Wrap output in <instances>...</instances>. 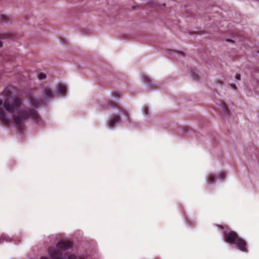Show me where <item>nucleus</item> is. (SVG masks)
<instances>
[{
  "label": "nucleus",
  "mask_w": 259,
  "mask_h": 259,
  "mask_svg": "<svg viewBox=\"0 0 259 259\" xmlns=\"http://www.w3.org/2000/svg\"><path fill=\"white\" fill-rule=\"evenodd\" d=\"M214 179V177L213 175L210 174L207 176V181L209 184H211Z\"/></svg>",
  "instance_id": "obj_9"
},
{
  "label": "nucleus",
  "mask_w": 259,
  "mask_h": 259,
  "mask_svg": "<svg viewBox=\"0 0 259 259\" xmlns=\"http://www.w3.org/2000/svg\"><path fill=\"white\" fill-rule=\"evenodd\" d=\"M234 246V247L239 250H240L242 251H246L247 247L246 244H231Z\"/></svg>",
  "instance_id": "obj_7"
},
{
  "label": "nucleus",
  "mask_w": 259,
  "mask_h": 259,
  "mask_svg": "<svg viewBox=\"0 0 259 259\" xmlns=\"http://www.w3.org/2000/svg\"><path fill=\"white\" fill-rule=\"evenodd\" d=\"M120 121V117L118 115H114L112 117L109 118L108 121V125L109 128L115 126Z\"/></svg>",
  "instance_id": "obj_4"
},
{
  "label": "nucleus",
  "mask_w": 259,
  "mask_h": 259,
  "mask_svg": "<svg viewBox=\"0 0 259 259\" xmlns=\"http://www.w3.org/2000/svg\"><path fill=\"white\" fill-rule=\"evenodd\" d=\"M221 105H222V108L223 111H224V112L228 114L229 113V110H228L227 106L226 105H225L224 104H222Z\"/></svg>",
  "instance_id": "obj_12"
},
{
  "label": "nucleus",
  "mask_w": 259,
  "mask_h": 259,
  "mask_svg": "<svg viewBox=\"0 0 259 259\" xmlns=\"http://www.w3.org/2000/svg\"><path fill=\"white\" fill-rule=\"evenodd\" d=\"M53 91L49 87H45L42 91V97L46 100H48L52 97Z\"/></svg>",
  "instance_id": "obj_5"
},
{
  "label": "nucleus",
  "mask_w": 259,
  "mask_h": 259,
  "mask_svg": "<svg viewBox=\"0 0 259 259\" xmlns=\"http://www.w3.org/2000/svg\"><path fill=\"white\" fill-rule=\"evenodd\" d=\"M3 42L1 40H0V47H1L3 46Z\"/></svg>",
  "instance_id": "obj_21"
},
{
  "label": "nucleus",
  "mask_w": 259,
  "mask_h": 259,
  "mask_svg": "<svg viewBox=\"0 0 259 259\" xmlns=\"http://www.w3.org/2000/svg\"><path fill=\"white\" fill-rule=\"evenodd\" d=\"M68 259H77V258L75 255L72 254L68 256Z\"/></svg>",
  "instance_id": "obj_16"
},
{
  "label": "nucleus",
  "mask_w": 259,
  "mask_h": 259,
  "mask_svg": "<svg viewBox=\"0 0 259 259\" xmlns=\"http://www.w3.org/2000/svg\"><path fill=\"white\" fill-rule=\"evenodd\" d=\"M219 227L221 228V229H224V227L222 226H219Z\"/></svg>",
  "instance_id": "obj_22"
},
{
  "label": "nucleus",
  "mask_w": 259,
  "mask_h": 259,
  "mask_svg": "<svg viewBox=\"0 0 259 259\" xmlns=\"http://www.w3.org/2000/svg\"><path fill=\"white\" fill-rule=\"evenodd\" d=\"M28 102L32 108L29 112L22 107L21 99L19 97L14 96L7 98L4 103L5 110L0 111V119L5 124L14 120L19 125L27 118H37L38 114L34 108L40 105V101L31 97Z\"/></svg>",
  "instance_id": "obj_1"
},
{
  "label": "nucleus",
  "mask_w": 259,
  "mask_h": 259,
  "mask_svg": "<svg viewBox=\"0 0 259 259\" xmlns=\"http://www.w3.org/2000/svg\"><path fill=\"white\" fill-rule=\"evenodd\" d=\"M1 17L4 19V21H6L8 18V16L5 15H2Z\"/></svg>",
  "instance_id": "obj_14"
},
{
  "label": "nucleus",
  "mask_w": 259,
  "mask_h": 259,
  "mask_svg": "<svg viewBox=\"0 0 259 259\" xmlns=\"http://www.w3.org/2000/svg\"><path fill=\"white\" fill-rule=\"evenodd\" d=\"M235 78L237 80H239L240 79V76L239 74H236L235 75Z\"/></svg>",
  "instance_id": "obj_18"
},
{
  "label": "nucleus",
  "mask_w": 259,
  "mask_h": 259,
  "mask_svg": "<svg viewBox=\"0 0 259 259\" xmlns=\"http://www.w3.org/2000/svg\"><path fill=\"white\" fill-rule=\"evenodd\" d=\"M230 86L234 90H235L236 89V85L235 84H231Z\"/></svg>",
  "instance_id": "obj_17"
},
{
  "label": "nucleus",
  "mask_w": 259,
  "mask_h": 259,
  "mask_svg": "<svg viewBox=\"0 0 259 259\" xmlns=\"http://www.w3.org/2000/svg\"><path fill=\"white\" fill-rule=\"evenodd\" d=\"M57 92L62 96H64L66 92V88L63 84H60L57 87Z\"/></svg>",
  "instance_id": "obj_6"
},
{
  "label": "nucleus",
  "mask_w": 259,
  "mask_h": 259,
  "mask_svg": "<svg viewBox=\"0 0 259 259\" xmlns=\"http://www.w3.org/2000/svg\"><path fill=\"white\" fill-rule=\"evenodd\" d=\"M225 238L228 243H244L241 239L238 238L236 233L233 231L226 233Z\"/></svg>",
  "instance_id": "obj_3"
},
{
  "label": "nucleus",
  "mask_w": 259,
  "mask_h": 259,
  "mask_svg": "<svg viewBox=\"0 0 259 259\" xmlns=\"http://www.w3.org/2000/svg\"><path fill=\"white\" fill-rule=\"evenodd\" d=\"M225 177V174L224 172H221L219 176V179H223Z\"/></svg>",
  "instance_id": "obj_15"
},
{
  "label": "nucleus",
  "mask_w": 259,
  "mask_h": 259,
  "mask_svg": "<svg viewBox=\"0 0 259 259\" xmlns=\"http://www.w3.org/2000/svg\"><path fill=\"white\" fill-rule=\"evenodd\" d=\"M65 246L60 247V246H57V248L55 249H49V254L52 259H66V257L63 255L62 251H65L68 248L66 247V245H69V247H71L72 244H63Z\"/></svg>",
  "instance_id": "obj_2"
},
{
  "label": "nucleus",
  "mask_w": 259,
  "mask_h": 259,
  "mask_svg": "<svg viewBox=\"0 0 259 259\" xmlns=\"http://www.w3.org/2000/svg\"><path fill=\"white\" fill-rule=\"evenodd\" d=\"M110 106H111V107L112 108L116 109L118 110V111L116 112L117 114H120V112H121V111L119 109L116 108V106H114L112 104H110Z\"/></svg>",
  "instance_id": "obj_13"
},
{
  "label": "nucleus",
  "mask_w": 259,
  "mask_h": 259,
  "mask_svg": "<svg viewBox=\"0 0 259 259\" xmlns=\"http://www.w3.org/2000/svg\"><path fill=\"white\" fill-rule=\"evenodd\" d=\"M40 259H48V258L46 257H42Z\"/></svg>",
  "instance_id": "obj_23"
},
{
  "label": "nucleus",
  "mask_w": 259,
  "mask_h": 259,
  "mask_svg": "<svg viewBox=\"0 0 259 259\" xmlns=\"http://www.w3.org/2000/svg\"><path fill=\"white\" fill-rule=\"evenodd\" d=\"M38 78L40 80L45 79L46 78V75L44 73H39L37 74Z\"/></svg>",
  "instance_id": "obj_11"
},
{
  "label": "nucleus",
  "mask_w": 259,
  "mask_h": 259,
  "mask_svg": "<svg viewBox=\"0 0 259 259\" xmlns=\"http://www.w3.org/2000/svg\"><path fill=\"white\" fill-rule=\"evenodd\" d=\"M65 240H63H63H61L60 241H59L58 243H65Z\"/></svg>",
  "instance_id": "obj_20"
},
{
  "label": "nucleus",
  "mask_w": 259,
  "mask_h": 259,
  "mask_svg": "<svg viewBox=\"0 0 259 259\" xmlns=\"http://www.w3.org/2000/svg\"><path fill=\"white\" fill-rule=\"evenodd\" d=\"M3 104V100L2 99H0V106H1Z\"/></svg>",
  "instance_id": "obj_19"
},
{
  "label": "nucleus",
  "mask_w": 259,
  "mask_h": 259,
  "mask_svg": "<svg viewBox=\"0 0 259 259\" xmlns=\"http://www.w3.org/2000/svg\"><path fill=\"white\" fill-rule=\"evenodd\" d=\"M144 79H147V81H148V82L149 81L148 79H147L146 77H144Z\"/></svg>",
  "instance_id": "obj_24"
},
{
  "label": "nucleus",
  "mask_w": 259,
  "mask_h": 259,
  "mask_svg": "<svg viewBox=\"0 0 259 259\" xmlns=\"http://www.w3.org/2000/svg\"><path fill=\"white\" fill-rule=\"evenodd\" d=\"M142 112L144 115L146 116L149 113V108L146 106H144L142 108Z\"/></svg>",
  "instance_id": "obj_10"
},
{
  "label": "nucleus",
  "mask_w": 259,
  "mask_h": 259,
  "mask_svg": "<svg viewBox=\"0 0 259 259\" xmlns=\"http://www.w3.org/2000/svg\"><path fill=\"white\" fill-rule=\"evenodd\" d=\"M227 41H231V40L230 39H228Z\"/></svg>",
  "instance_id": "obj_25"
},
{
  "label": "nucleus",
  "mask_w": 259,
  "mask_h": 259,
  "mask_svg": "<svg viewBox=\"0 0 259 259\" xmlns=\"http://www.w3.org/2000/svg\"><path fill=\"white\" fill-rule=\"evenodd\" d=\"M11 241L10 238H9L8 236L3 235L1 236H0V243H2L4 242H10Z\"/></svg>",
  "instance_id": "obj_8"
}]
</instances>
